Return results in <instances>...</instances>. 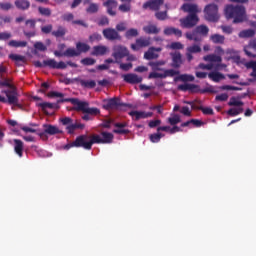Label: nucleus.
<instances>
[{"label":"nucleus","instance_id":"nucleus-1","mask_svg":"<svg viewBox=\"0 0 256 256\" xmlns=\"http://www.w3.org/2000/svg\"><path fill=\"white\" fill-rule=\"evenodd\" d=\"M113 134L111 132H101L94 135H80L75 138L74 142L63 146L64 150H70L72 148H83L91 150L94 145H109L113 141Z\"/></svg>","mask_w":256,"mask_h":256},{"label":"nucleus","instance_id":"nucleus-2","mask_svg":"<svg viewBox=\"0 0 256 256\" xmlns=\"http://www.w3.org/2000/svg\"><path fill=\"white\" fill-rule=\"evenodd\" d=\"M224 14L226 19L233 20L234 24H240L246 21V9L241 5L228 4L225 6Z\"/></svg>","mask_w":256,"mask_h":256},{"label":"nucleus","instance_id":"nucleus-3","mask_svg":"<svg viewBox=\"0 0 256 256\" xmlns=\"http://www.w3.org/2000/svg\"><path fill=\"white\" fill-rule=\"evenodd\" d=\"M209 31L210 29L208 26H206L205 24H201L195 27V29L191 32H186L185 37L190 41L201 42L203 40V37L209 35Z\"/></svg>","mask_w":256,"mask_h":256},{"label":"nucleus","instance_id":"nucleus-4","mask_svg":"<svg viewBox=\"0 0 256 256\" xmlns=\"http://www.w3.org/2000/svg\"><path fill=\"white\" fill-rule=\"evenodd\" d=\"M34 67H37V68L49 67L50 69L65 70L67 68V65L63 61H60L59 63H57L55 59H46L42 62L34 61Z\"/></svg>","mask_w":256,"mask_h":256},{"label":"nucleus","instance_id":"nucleus-5","mask_svg":"<svg viewBox=\"0 0 256 256\" xmlns=\"http://www.w3.org/2000/svg\"><path fill=\"white\" fill-rule=\"evenodd\" d=\"M205 13V19L209 22H217L220 20V14H218V5L215 3L207 4L203 10Z\"/></svg>","mask_w":256,"mask_h":256},{"label":"nucleus","instance_id":"nucleus-6","mask_svg":"<svg viewBox=\"0 0 256 256\" xmlns=\"http://www.w3.org/2000/svg\"><path fill=\"white\" fill-rule=\"evenodd\" d=\"M200 18L198 14H188L184 18H180V26L183 29H192L199 24Z\"/></svg>","mask_w":256,"mask_h":256},{"label":"nucleus","instance_id":"nucleus-7","mask_svg":"<svg viewBox=\"0 0 256 256\" xmlns=\"http://www.w3.org/2000/svg\"><path fill=\"white\" fill-rule=\"evenodd\" d=\"M123 107H132L131 104L122 103L121 100L117 97L106 100L105 104H103V108L106 110H122Z\"/></svg>","mask_w":256,"mask_h":256},{"label":"nucleus","instance_id":"nucleus-8","mask_svg":"<svg viewBox=\"0 0 256 256\" xmlns=\"http://www.w3.org/2000/svg\"><path fill=\"white\" fill-rule=\"evenodd\" d=\"M58 103H72L74 106V110L76 112H81V113H83L84 110H86L89 107V103L87 101H81L77 98H68V99L58 100Z\"/></svg>","mask_w":256,"mask_h":256},{"label":"nucleus","instance_id":"nucleus-9","mask_svg":"<svg viewBox=\"0 0 256 256\" xmlns=\"http://www.w3.org/2000/svg\"><path fill=\"white\" fill-rule=\"evenodd\" d=\"M150 45H151V38L141 36L135 40V44H131L130 48L131 50L137 52L141 49L149 47Z\"/></svg>","mask_w":256,"mask_h":256},{"label":"nucleus","instance_id":"nucleus-10","mask_svg":"<svg viewBox=\"0 0 256 256\" xmlns=\"http://www.w3.org/2000/svg\"><path fill=\"white\" fill-rule=\"evenodd\" d=\"M129 56V51L126 46L117 45L113 47L112 57L119 63L123 58Z\"/></svg>","mask_w":256,"mask_h":256},{"label":"nucleus","instance_id":"nucleus-11","mask_svg":"<svg viewBox=\"0 0 256 256\" xmlns=\"http://www.w3.org/2000/svg\"><path fill=\"white\" fill-rule=\"evenodd\" d=\"M102 35L108 41H121L122 36L115 28L108 27L102 30Z\"/></svg>","mask_w":256,"mask_h":256},{"label":"nucleus","instance_id":"nucleus-12","mask_svg":"<svg viewBox=\"0 0 256 256\" xmlns=\"http://www.w3.org/2000/svg\"><path fill=\"white\" fill-rule=\"evenodd\" d=\"M3 94H6L7 99L2 101V103H8L9 105L19 106L18 93L16 89L2 91Z\"/></svg>","mask_w":256,"mask_h":256},{"label":"nucleus","instance_id":"nucleus-13","mask_svg":"<svg viewBox=\"0 0 256 256\" xmlns=\"http://www.w3.org/2000/svg\"><path fill=\"white\" fill-rule=\"evenodd\" d=\"M165 4V0H147L142 4V9L157 12Z\"/></svg>","mask_w":256,"mask_h":256},{"label":"nucleus","instance_id":"nucleus-14","mask_svg":"<svg viewBox=\"0 0 256 256\" xmlns=\"http://www.w3.org/2000/svg\"><path fill=\"white\" fill-rule=\"evenodd\" d=\"M170 57L172 58V64H170L171 67L175 69H179L182 67L184 61H183V56L181 52L175 51L170 53Z\"/></svg>","mask_w":256,"mask_h":256},{"label":"nucleus","instance_id":"nucleus-15","mask_svg":"<svg viewBox=\"0 0 256 256\" xmlns=\"http://www.w3.org/2000/svg\"><path fill=\"white\" fill-rule=\"evenodd\" d=\"M122 78L124 79L125 83L131 85L139 84L143 81V77H139L137 74L134 73L124 74Z\"/></svg>","mask_w":256,"mask_h":256},{"label":"nucleus","instance_id":"nucleus-16","mask_svg":"<svg viewBox=\"0 0 256 256\" xmlns=\"http://www.w3.org/2000/svg\"><path fill=\"white\" fill-rule=\"evenodd\" d=\"M162 51L161 48L150 47L144 54V59L147 61L156 60L159 58V54ZM157 52V53H156Z\"/></svg>","mask_w":256,"mask_h":256},{"label":"nucleus","instance_id":"nucleus-17","mask_svg":"<svg viewBox=\"0 0 256 256\" xmlns=\"http://www.w3.org/2000/svg\"><path fill=\"white\" fill-rule=\"evenodd\" d=\"M201 52V47L199 45H192L186 48V60L190 63L193 61V54L200 53Z\"/></svg>","mask_w":256,"mask_h":256},{"label":"nucleus","instance_id":"nucleus-18","mask_svg":"<svg viewBox=\"0 0 256 256\" xmlns=\"http://www.w3.org/2000/svg\"><path fill=\"white\" fill-rule=\"evenodd\" d=\"M153 112H144V111H131L129 112V116L135 117V121H139L140 119H147L153 117Z\"/></svg>","mask_w":256,"mask_h":256},{"label":"nucleus","instance_id":"nucleus-19","mask_svg":"<svg viewBox=\"0 0 256 256\" xmlns=\"http://www.w3.org/2000/svg\"><path fill=\"white\" fill-rule=\"evenodd\" d=\"M253 51L256 52V39L251 40L248 45L244 47V53L247 57L256 58V54H254Z\"/></svg>","mask_w":256,"mask_h":256},{"label":"nucleus","instance_id":"nucleus-20","mask_svg":"<svg viewBox=\"0 0 256 256\" xmlns=\"http://www.w3.org/2000/svg\"><path fill=\"white\" fill-rule=\"evenodd\" d=\"M13 147H14V153H16L19 158H22L23 150L25 149L23 141L19 139H13Z\"/></svg>","mask_w":256,"mask_h":256},{"label":"nucleus","instance_id":"nucleus-21","mask_svg":"<svg viewBox=\"0 0 256 256\" xmlns=\"http://www.w3.org/2000/svg\"><path fill=\"white\" fill-rule=\"evenodd\" d=\"M103 6L107 7V12L109 16H112V17L116 16V12L113 11V9L118 6V3L116 0H107L106 2H103Z\"/></svg>","mask_w":256,"mask_h":256},{"label":"nucleus","instance_id":"nucleus-22","mask_svg":"<svg viewBox=\"0 0 256 256\" xmlns=\"http://www.w3.org/2000/svg\"><path fill=\"white\" fill-rule=\"evenodd\" d=\"M163 34L166 36L175 35L178 38H182L183 32L182 30L176 28V27H166L163 30Z\"/></svg>","mask_w":256,"mask_h":256},{"label":"nucleus","instance_id":"nucleus-23","mask_svg":"<svg viewBox=\"0 0 256 256\" xmlns=\"http://www.w3.org/2000/svg\"><path fill=\"white\" fill-rule=\"evenodd\" d=\"M181 9L184 12H188L189 15H198L199 12L198 5L196 4H183V6H181Z\"/></svg>","mask_w":256,"mask_h":256},{"label":"nucleus","instance_id":"nucleus-24","mask_svg":"<svg viewBox=\"0 0 256 256\" xmlns=\"http://www.w3.org/2000/svg\"><path fill=\"white\" fill-rule=\"evenodd\" d=\"M8 58L16 62L17 67H22L26 63V57L20 54H9Z\"/></svg>","mask_w":256,"mask_h":256},{"label":"nucleus","instance_id":"nucleus-25","mask_svg":"<svg viewBox=\"0 0 256 256\" xmlns=\"http://www.w3.org/2000/svg\"><path fill=\"white\" fill-rule=\"evenodd\" d=\"M108 51L109 49L106 46H94L91 55L96 57L104 56Z\"/></svg>","mask_w":256,"mask_h":256},{"label":"nucleus","instance_id":"nucleus-26","mask_svg":"<svg viewBox=\"0 0 256 256\" xmlns=\"http://www.w3.org/2000/svg\"><path fill=\"white\" fill-rule=\"evenodd\" d=\"M199 89L198 85L195 84H180L178 86V90L183 91V92H187L190 91L191 93L197 92V90Z\"/></svg>","mask_w":256,"mask_h":256},{"label":"nucleus","instance_id":"nucleus-27","mask_svg":"<svg viewBox=\"0 0 256 256\" xmlns=\"http://www.w3.org/2000/svg\"><path fill=\"white\" fill-rule=\"evenodd\" d=\"M208 78L214 83H218L222 80H225V75H223L221 72H209Z\"/></svg>","mask_w":256,"mask_h":256},{"label":"nucleus","instance_id":"nucleus-28","mask_svg":"<svg viewBox=\"0 0 256 256\" xmlns=\"http://www.w3.org/2000/svg\"><path fill=\"white\" fill-rule=\"evenodd\" d=\"M142 30L147 34V35H157L160 33V28L157 27L154 24L145 26L142 28Z\"/></svg>","mask_w":256,"mask_h":256},{"label":"nucleus","instance_id":"nucleus-29","mask_svg":"<svg viewBox=\"0 0 256 256\" xmlns=\"http://www.w3.org/2000/svg\"><path fill=\"white\" fill-rule=\"evenodd\" d=\"M14 5H16L19 10L26 11L31 7V2H29V0H16Z\"/></svg>","mask_w":256,"mask_h":256},{"label":"nucleus","instance_id":"nucleus-30","mask_svg":"<svg viewBox=\"0 0 256 256\" xmlns=\"http://www.w3.org/2000/svg\"><path fill=\"white\" fill-rule=\"evenodd\" d=\"M203 60L208 63H221L222 57L216 54H208L203 57Z\"/></svg>","mask_w":256,"mask_h":256},{"label":"nucleus","instance_id":"nucleus-31","mask_svg":"<svg viewBox=\"0 0 256 256\" xmlns=\"http://www.w3.org/2000/svg\"><path fill=\"white\" fill-rule=\"evenodd\" d=\"M166 62L163 60H159L156 62H148V66L152 68V71H164L162 66H165Z\"/></svg>","mask_w":256,"mask_h":256},{"label":"nucleus","instance_id":"nucleus-32","mask_svg":"<svg viewBox=\"0 0 256 256\" xmlns=\"http://www.w3.org/2000/svg\"><path fill=\"white\" fill-rule=\"evenodd\" d=\"M77 129H84V124L79 123V122H75V123H71L70 125L67 126V132L68 134H73L75 133V131Z\"/></svg>","mask_w":256,"mask_h":256},{"label":"nucleus","instance_id":"nucleus-33","mask_svg":"<svg viewBox=\"0 0 256 256\" xmlns=\"http://www.w3.org/2000/svg\"><path fill=\"white\" fill-rule=\"evenodd\" d=\"M66 34H67L66 28L62 27L61 25L57 27V30L52 31V36L56 38H64Z\"/></svg>","mask_w":256,"mask_h":256},{"label":"nucleus","instance_id":"nucleus-34","mask_svg":"<svg viewBox=\"0 0 256 256\" xmlns=\"http://www.w3.org/2000/svg\"><path fill=\"white\" fill-rule=\"evenodd\" d=\"M44 127H45L44 133L47 134V135H58V134H60V130L56 126L44 125Z\"/></svg>","mask_w":256,"mask_h":256},{"label":"nucleus","instance_id":"nucleus-35","mask_svg":"<svg viewBox=\"0 0 256 256\" xmlns=\"http://www.w3.org/2000/svg\"><path fill=\"white\" fill-rule=\"evenodd\" d=\"M90 50V46L86 43L83 42H78L76 43V51H78L79 53H88Z\"/></svg>","mask_w":256,"mask_h":256},{"label":"nucleus","instance_id":"nucleus-36","mask_svg":"<svg viewBox=\"0 0 256 256\" xmlns=\"http://www.w3.org/2000/svg\"><path fill=\"white\" fill-rule=\"evenodd\" d=\"M255 36V31L253 29H247L239 32V38L248 39Z\"/></svg>","mask_w":256,"mask_h":256},{"label":"nucleus","instance_id":"nucleus-37","mask_svg":"<svg viewBox=\"0 0 256 256\" xmlns=\"http://www.w3.org/2000/svg\"><path fill=\"white\" fill-rule=\"evenodd\" d=\"M209 39L213 42V44H225V36L220 34H214L210 36Z\"/></svg>","mask_w":256,"mask_h":256},{"label":"nucleus","instance_id":"nucleus-38","mask_svg":"<svg viewBox=\"0 0 256 256\" xmlns=\"http://www.w3.org/2000/svg\"><path fill=\"white\" fill-rule=\"evenodd\" d=\"M181 116L178 114H170V117L168 118V123L170 126H176L177 124L181 123Z\"/></svg>","mask_w":256,"mask_h":256},{"label":"nucleus","instance_id":"nucleus-39","mask_svg":"<svg viewBox=\"0 0 256 256\" xmlns=\"http://www.w3.org/2000/svg\"><path fill=\"white\" fill-rule=\"evenodd\" d=\"M8 45L13 48H25L27 47V41L11 40L8 42Z\"/></svg>","mask_w":256,"mask_h":256},{"label":"nucleus","instance_id":"nucleus-40","mask_svg":"<svg viewBox=\"0 0 256 256\" xmlns=\"http://www.w3.org/2000/svg\"><path fill=\"white\" fill-rule=\"evenodd\" d=\"M64 57H79L81 53L78 52L75 48H68L66 51L63 52Z\"/></svg>","mask_w":256,"mask_h":256},{"label":"nucleus","instance_id":"nucleus-41","mask_svg":"<svg viewBox=\"0 0 256 256\" xmlns=\"http://www.w3.org/2000/svg\"><path fill=\"white\" fill-rule=\"evenodd\" d=\"M155 17L158 21H166L168 20V11L164 10V11H156L155 13Z\"/></svg>","mask_w":256,"mask_h":256},{"label":"nucleus","instance_id":"nucleus-42","mask_svg":"<svg viewBox=\"0 0 256 256\" xmlns=\"http://www.w3.org/2000/svg\"><path fill=\"white\" fill-rule=\"evenodd\" d=\"M244 112V109L242 107L239 108H231L229 109L226 114H228L230 117H236Z\"/></svg>","mask_w":256,"mask_h":256},{"label":"nucleus","instance_id":"nucleus-43","mask_svg":"<svg viewBox=\"0 0 256 256\" xmlns=\"http://www.w3.org/2000/svg\"><path fill=\"white\" fill-rule=\"evenodd\" d=\"M138 35H139V32L135 28H130L125 32L126 39H132V38L138 37Z\"/></svg>","mask_w":256,"mask_h":256},{"label":"nucleus","instance_id":"nucleus-44","mask_svg":"<svg viewBox=\"0 0 256 256\" xmlns=\"http://www.w3.org/2000/svg\"><path fill=\"white\" fill-rule=\"evenodd\" d=\"M165 135H163L162 133L160 132H157V133H153L149 136L150 138V141L153 143V144H157L160 142L161 138H163Z\"/></svg>","mask_w":256,"mask_h":256},{"label":"nucleus","instance_id":"nucleus-45","mask_svg":"<svg viewBox=\"0 0 256 256\" xmlns=\"http://www.w3.org/2000/svg\"><path fill=\"white\" fill-rule=\"evenodd\" d=\"M228 105L230 107H243L244 106V102L240 101V100H237V98H235V97H231Z\"/></svg>","mask_w":256,"mask_h":256},{"label":"nucleus","instance_id":"nucleus-46","mask_svg":"<svg viewBox=\"0 0 256 256\" xmlns=\"http://www.w3.org/2000/svg\"><path fill=\"white\" fill-rule=\"evenodd\" d=\"M83 113L90 115V116H98V115H100V109L95 108V107L89 108V106H88L87 109H85Z\"/></svg>","mask_w":256,"mask_h":256},{"label":"nucleus","instance_id":"nucleus-47","mask_svg":"<svg viewBox=\"0 0 256 256\" xmlns=\"http://www.w3.org/2000/svg\"><path fill=\"white\" fill-rule=\"evenodd\" d=\"M80 85L83 86L84 88L94 89L96 86V82L94 80H90V81L80 80Z\"/></svg>","mask_w":256,"mask_h":256},{"label":"nucleus","instance_id":"nucleus-48","mask_svg":"<svg viewBox=\"0 0 256 256\" xmlns=\"http://www.w3.org/2000/svg\"><path fill=\"white\" fill-rule=\"evenodd\" d=\"M38 12L42 17H50L51 13H52L50 8H45V7H41V6H39V8H38Z\"/></svg>","mask_w":256,"mask_h":256},{"label":"nucleus","instance_id":"nucleus-49","mask_svg":"<svg viewBox=\"0 0 256 256\" xmlns=\"http://www.w3.org/2000/svg\"><path fill=\"white\" fill-rule=\"evenodd\" d=\"M164 72V77H174V76H178L180 74L179 71H176L175 69H164L162 70Z\"/></svg>","mask_w":256,"mask_h":256},{"label":"nucleus","instance_id":"nucleus-50","mask_svg":"<svg viewBox=\"0 0 256 256\" xmlns=\"http://www.w3.org/2000/svg\"><path fill=\"white\" fill-rule=\"evenodd\" d=\"M98 11H99V5L95 3H90L89 7L86 8V12H88L89 14H95Z\"/></svg>","mask_w":256,"mask_h":256},{"label":"nucleus","instance_id":"nucleus-51","mask_svg":"<svg viewBox=\"0 0 256 256\" xmlns=\"http://www.w3.org/2000/svg\"><path fill=\"white\" fill-rule=\"evenodd\" d=\"M178 79L183 81V82H193V81H195V77L193 75H189V74H181L178 77Z\"/></svg>","mask_w":256,"mask_h":256},{"label":"nucleus","instance_id":"nucleus-52","mask_svg":"<svg viewBox=\"0 0 256 256\" xmlns=\"http://www.w3.org/2000/svg\"><path fill=\"white\" fill-rule=\"evenodd\" d=\"M80 63L83 64L84 66H93L96 63V60L93 58L87 57V58L81 59Z\"/></svg>","mask_w":256,"mask_h":256},{"label":"nucleus","instance_id":"nucleus-53","mask_svg":"<svg viewBox=\"0 0 256 256\" xmlns=\"http://www.w3.org/2000/svg\"><path fill=\"white\" fill-rule=\"evenodd\" d=\"M148 79H165V75L164 73L150 72V74H148Z\"/></svg>","mask_w":256,"mask_h":256},{"label":"nucleus","instance_id":"nucleus-54","mask_svg":"<svg viewBox=\"0 0 256 256\" xmlns=\"http://www.w3.org/2000/svg\"><path fill=\"white\" fill-rule=\"evenodd\" d=\"M103 39V36H101L98 32H95L94 34L89 36V42L94 43V42H99Z\"/></svg>","mask_w":256,"mask_h":256},{"label":"nucleus","instance_id":"nucleus-55","mask_svg":"<svg viewBox=\"0 0 256 256\" xmlns=\"http://www.w3.org/2000/svg\"><path fill=\"white\" fill-rule=\"evenodd\" d=\"M199 111H201L203 113V115H208V116H212L213 115V109L210 107H203L200 106V108H198Z\"/></svg>","mask_w":256,"mask_h":256},{"label":"nucleus","instance_id":"nucleus-56","mask_svg":"<svg viewBox=\"0 0 256 256\" xmlns=\"http://www.w3.org/2000/svg\"><path fill=\"white\" fill-rule=\"evenodd\" d=\"M34 48L36 49V50H38V51H40V52H45L48 48L44 45V43L43 42H40V41H38V42H36L35 44H34Z\"/></svg>","mask_w":256,"mask_h":256},{"label":"nucleus","instance_id":"nucleus-57","mask_svg":"<svg viewBox=\"0 0 256 256\" xmlns=\"http://www.w3.org/2000/svg\"><path fill=\"white\" fill-rule=\"evenodd\" d=\"M39 107H41L42 111L45 112V110L48 109H53L55 107V104L53 103H48V102H44V103H40L38 104Z\"/></svg>","mask_w":256,"mask_h":256},{"label":"nucleus","instance_id":"nucleus-58","mask_svg":"<svg viewBox=\"0 0 256 256\" xmlns=\"http://www.w3.org/2000/svg\"><path fill=\"white\" fill-rule=\"evenodd\" d=\"M41 32L44 33L45 35L53 33V25L48 24L44 27H41Z\"/></svg>","mask_w":256,"mask_h":256},{"label":"nucleus","instance_id":"nucleus-59","mask_svg":"<svg viewBox=\"0 0 256 256\" xmlns=\"http://www.w3.org/2000/svg\"><path fill=\"white\" fill-rule=\"evenodd\" d=\"M169 48L173 50H181L184 48V46L181 42H172Z\"/></svg>","mask_w":256,"mask_h":256},{"label":"nucleus","instance_id":"nucleus-60","mask_svg":"<svg viewBox=\"0 0 256 256\" xmlns=\"http://www.w3.org/2000/svg\"><path fill=\"white\" fill-rule=\"evenodd\" d=\"M0 85L2 87H7L9 90L16 89L15 86H13L9 80L5 79L0 82Z\"/></svg>","mask_w":256,"mask_h":256},{"label":"nucleus","instance_id":"nucleus-61","mask_svg":"<svg viewBox=\"0 0 256 256\" xmlns=\"http://www.w3.org/2000/svg\"><path fill=\"white\" fill-rule=\"evenodd\" d=\"M12 7H13L12 4L9 3V2H7V3H0V9L2 11H9V10L12 9Z\"/></svg>","mask_w":256,"mask_h":256},{"label":"nucleus","instance_id":"nucleus-62","mask_svg":"<svg viewBox=\"0 0 256 256\" xmlns=\"http://www.w3.org/2000/svg\"><path fill=\"white\" fill-rule=\"evenodd\" d=\"M73 19H75V16L72 13H67L62 15L63 21L71 22L73 21Z\"/></svg>","mask_w":256,"mask_h":256},{"label":"nucleus","instance_id":"nucleus-63","mask_svg":"<svg viewBox=\"0 0 256 256\" xmlns=\"http://www.w3.org/2000/svg\"><path fill=\"white\" fill-rule=\"evenodd\" d=\"M132 67H133V64H132V63H128V64L121 63V64L119 65V68H120L121 70H123V71H129V70L132 69Z\"/></svg>","mask_w":256,"mask_h":256},{"label":"nucleus","instance_id":"nucleus-64","mask_svg":"<svg viewBox=\"0 0 256 256\" xmlns=\"http://www.w3.org/2000/svg\"><path fill=\"white\" fill-rule=\"evenodd\" d=\"M247 69H252V71H256V61H250L245 64Z\"/></svg>","mask_w":256,"mask_h":256}]
</instances>
